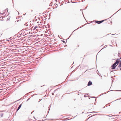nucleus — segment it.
Returning <instances> with one entry per match:
<instances>
[{
    "instance_id": "21",
    "label": "nucleus",
    "mask_w": 121,
    "mask_h": 121,
    "mask_svg": "<svg viewBox=\"0 0 121 121\" xmlns=\"http://www.w3.org/2000/svg\"><path fill=\"white\" fill-rule=\"evenodd\" d=\"M116 100H115V101H116Z\"/></svg>"
},
{
    "instance_id": "18",
    "label": "nucleus",
    "mask_w": 121,
    "mask_h": 121,
    "mask_svg": "<svg viewBox=\"0 0 121 121\" xmlns=\"http://www.w3.org/2000/svg\"><path fill=\"white\" fill-rule=\"evenodd\" d=\"M121 91V90H120V91Z\"/></svg>"
},
{
    "instance_id": "14",
    "label": "nucleus",
    "mask_w": 121,
    "mask_h": 121,
    "mask_svg": "<svg viewBox=\"0 0 121 121\" xmlns=\"http://www.w3.org/2000/svg\"><path fill=\"white\" fill-rule=\"evenodd\" d=\"M84 97H86V95H84Z\"/></svg>"
},
{
    "instance_id": "13",
    "label": "nucleus",
    "mask_w": 121,
    "mask_h": 121,
    "mask_svg": "<svg viewBox=\"0 0 121 121\" xmlns=\"http://www.w3.org/2000/svg\"><path fill=\"white\" fill-rule=\"evenodd\" d=\"M30 99V98H29L27 100V101L29 99Z\"/></svg>"
},
{
    "instance_id": "8",
    "label": "nucleus",
    "mask_w": 121,
    "mask_h": 121,
    "mask_svg": "<svg viewBox=\"0 0 121 121\" xmlns=\"http://www.w3.org/2000/svg\"><path fill=\"white\" fill-rule=\"evenodd\" d=\"M96 22L98 24H100V21H97Z\"/></svg>"
},
{
    "instance_id": "1",
    "label": "nucleus",
    "mask_w": 121,
    "mask_h": 121,
    "mask_svg": "<svg viewBox=\"0 0 121 121\" xmlns=\"http://www.w3.org/2000/svg\"><path fill=\"white\" fill-rule=\"evenodd\" d=\"M119 63V61H118V60H116L115 62V63H114L113 64L117 66V65Z\"/></svg>"
},
{
    "instance_id": "10",
    "label": "nucleus",
    "mask_w": 121,
    "mask_h": 121,
    "mask_svg": "<svg viewBox=\"0 0 121 121\" xmlns=\"http://www.w3.org/2000/svg\"><path fill=\"white\" fill-rule=\"evenodd\" d=\"M116 60H118V61H119V62H120V63H121V60L120 59H117Z\"/></svg>"
},
{
    "instance_id": "7",
    "label": "nucleus",
    "mask_w": 121,
    "mask_h": 121,
    "mask_svg": "<svg viewBox=\"0 0 121 121\" xmlns=\"http://www.w3.org/2000/svg\"><path fill=\"white\" fill-rule=\"evenodd\" d=\"M3 113H1L0 114V116L1 117H3Z\"/></svg>"
},
{
    "instance_id": "19",
    "label": "nucleus",
    "mask_w": 121,
    "mask_h": 121,
    "mask_svg": "<svg viewBox=\"0 0 121 121\" xmlns=\"http://www.w3.org/2000/svg\"><path fill=\"white\" fill-rule=\"evenodd\" d=\"M77 1V0H76V1ZM77 2H76V3H77Z\"/></svg>"
},
{
    "instance_id": "4",
    "label": "nucleus",
    "mask_w": 121,
    "mask_h": 121,
    "mask_svg": "<svg viewBox=\"0 0 121 121\" xmlns=\"http://www.w3.org/2000/svg\"><path fill=\"white\" fill-rule=\"evenodd\" d=\"M121 67V62L119 63V64L117 68V69H118L119 68H120Z\"/></svg>"
},
{
    "instance_id": "15",
    "label": "nucleus",
    "mask_w": 121,
    "mask_h": 121,
    "mask_svg": "<svg viewBox=\"0 0 121 121\" xmlns=\"http://www.w3.org/2000/svg\"><path fill=\"white\" fill-rule=\"evenodd\" d=\"M95 112V113H97V112Z\"/></svg>"
},
{
    "instance_id": "6",
    "label": "nucleus",
    "mask_w": 121,
    "mask_h": 121,
    "mask_svg": "<svg viewBox=\"0 0 121 121\" xmlns=\"http://www.w3.org/2000/svg\"><path fill=\"white\" fill-rule=\"evenodd\" d=\"M37 27H37L36 26H35L34 27H33L32 28V29H33V30H35V29H36V28Z\"/></svg>"
},
{
    "instance_id": "5",
    "label": "nucleus",
    "mask_w": 121,
    "mask_h": 121,
    "mask_svg": "<svg viewBox=\"0 0 121 121\" xmlns=\"http://www.w3.org/2000/svg\"><path fill=\"white\" fill-rule=\"evenodd\" d=\"M22 104H21L19 105V106L17 108V111L20 108H21V107L22 106Z\"/></svg>"
},
{
    "instance_id": "11",
    "label": "nucleus",
    "mask_w": 121,
    "mask_h": 121,
    "mask_svg": "<svg viewBox=\"0 0 121 121\" xmlns=\"http://www.w3.org/2000/svg\"><path fill=\"white\" fill-rule=\"evenodd\" d=\"M116 60H118V61H119V62H120V63H121V60L120 59H117Z\"/></svg>"
},
{
    "instance_id": "12",
    "label": "nucleus",
    "mask_w": 121,
    "mask_h": 121,
    "mask_svg": "<svg viewBox=\"0 0 121 121\" xmlns=\"http://www.w3.org/2000/svg\"><path fill=\"white\" fill-rule=\"evenodd\" d=\"M104 20H102V21H100V23H102V22H103L104 21Z\"/></svg>"
},
{
    "instance_id": "9",
    "label": "nucleus",
    "mask_w": 121,
    "mask_h": 121,
    "mask_svg": "<svg viewBox=\"0 0 121 121\" xmlns=\"http://www.w3.org/2000/svg\"><path fill=\"white\" fill-rule=\"evenodd\" d=\"M71 2H72L73 3H75V2H72L75 1H76V0H71Z\"/></svg>"
},
{
    "instance_id": "3",
    "label": "nucleus",
    "mask_w": 121,
    "mask_h": 121,
    "mask_svg": "<svg viewBox=\"0 0 121 121\" xmlns=\"http://www.w3.org/2000/svg\"><path fill=\"white\" fill-rule=\"evenodd\" d=\"M92 84V82L90 81H89L88 82L87 84V86H90Z\"/></svg>"
},
{
    "instance_id": "2",
    "label": "nucleus",
    "mask_w": 121,
    "mask_h": 121,
    "mask_svg": "<svg viewBox=\"0 0 121 121\" xmlns=\"http://www.w3.org/2000/svg\"><path fill=\"white\" fill-rule=\"evenodd\" d=\"M116 66L114 65V64H113L111 66L112 69H114L115 68Z\"/></svg>"
},
{
    "instance_id": "17",
    "label": "nucleus",
    "mask_w": 121,
    "mask_h": 121,
    "mask_svg": "<svg viewBox=\"0 0 121 121\" xmlns=\"http://www.w3.org/2000/svg\"><path fill=\"white\" fill-rule=\"evenodd\" d=\"M120 58V59H121V57H120V58Z\"/></svg>"
},
{
    "instance_id": "20",
    "label": "nucleus",
    "mask_w": 121,
    "mask_h": 121,
    "mask_svg": "<svg viewBox=\"0 0 121 121\" xmlns=\"http://www.w3.org/2000/svg\"><path fill=\"white\" fill-rule=\"evenodd\" d=\"M78 29V28L77 29ZM77 29H76V30H77Z\"/></svg>"
},
{
    "instance_id": "16",
    "label": "nucleus",
    "mask_w": 121,
    "mask_h": 121,
    "mask_svg": "<svg viewBox=\"0 0 121 121\" xmlns=\"http://www.w3.org/2000/svg\"><path fill=\"white\" fill-rule=\"evenodd\" d=\"M120 70H121V68H120Z\"/></svg>"
}]
</instances>
